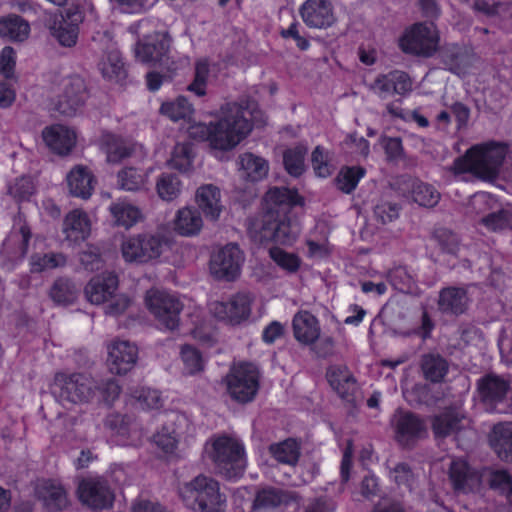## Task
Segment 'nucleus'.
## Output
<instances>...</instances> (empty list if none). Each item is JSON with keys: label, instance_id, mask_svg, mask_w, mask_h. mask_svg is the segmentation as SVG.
<instances>
[{"label": "nucleus", "instance_id": "nucleus-13", "mask_svg": "<svg viewBox=\"0 0 512 512\" xmlns=\"http://www.w3.org/2000/svg\"><path fill=\"white\" fill-rule=\"evenodd\" d=\"M244 260V254L238 245L227 244L212 252L209 272L216 279L234 281L241 274Z\"/></svg>", "mask_w": 512, "mask_h": 512}, {"label": "nucleus", "instance_id": "nucleus-21", "mask_svg": "<svg viewBox=\"0 0 512 512\" xmlns=\"http://www.w3.org/2000/svg\"><path fill=\"white\" fill-rule=\"evenodd\" d=\"M30 230L25 222H15L11 232L4 240L0 250V261L7 268L22 260L27 252Z\"/></svg>", "mask_w": 512, "mask_h": 512}, {"label": "nucleus", "instance_id": "nucleus-48", "mask_svg": "<svg viewBox=\"0 0 512 512\" xmlns=\"http://www.w3.org/2000/svg\"><path fill=\"white\" fill-rule=\"evenodd\" d=\"M467 304L465 291L459 288H448L441 292L439 305L444 311L462 313Z\"/></svg>", "mask_w": 512, "mask_h": 512}, {"label": "nucleus", "instance_id": "nucleus-57", "mask_svg": "<svg viewBox=\"0 0 512 512\" xmlns=\"http://www.w3.org/2000/svg\"><path fill=\"white\" fill-rule=\"evenodd\" d=\"M365 175V170L361 167L342 168L337 176V185L345 193L353 191L360 179Z\"/></svg>", "mask_w": 512, "mask_h": 512}, {"label": "nucleus", "instance_id": "nucleus-43", "mask_svg": "<svg viewBox=\"0 0 512 512\" xmlns=\"http://www.w3.org/2000/svg\"><path fill=\"white\" fill-rule=\"evenodd\" d=\"M469 419L459 411L449 410L437 416L433 422V430L436 437L447 436L461 428L469 426Z\"/></svg>", "mask_w": 512, "mask_h": 512}, {"label": "nucleus", "instance_id": "nucleus-18", "mask_svg": "<svg viewBox=\"0 0 512 512\" xmlns=\"http://www.w3.org/2000/svg\"><path fill=\"white\" fill-rule=\"evenodd\" d=\"M105 433L109 440L120 446H138L143 441L141 426L120 415H110L104 423Z\"/></svg>", "mask_w": 512, "mask_h": 512}, {"label": "nucleus", "instance_id": "nucleus-2", "mask_svg": "<svg viewBox=\"0 0 512 512\" xmlns=\"http://www.w3.org/2000/svg\"><path fill=\"white\" fill-rule=\"evenodd\" d=\"M303 204L304 199L294 189H269L263 200V219L249 227L251 237L262 244L293 245L300 234V227L287 215L291 208Z\"/></svg>", "mask_w": 512, "mask_h": 512}, {"label": "nucleus", "instance_id": "nucleus-5", "mask_svg": "<svg viewBox=\"0 0 512 512\" xmlns=\"http://www.w3.org/2000/svg\"><path fill=\"white\" fill-rule=\"evenodd\" d=\"M204 453L215 464L218 472L229 479L239 477L245 469L243 445L234 437L212 436L205 444Z\"/></svg>", "mask_w": 512, "mask_h": 512}, {"label": "nucleus", "instance_id": "nucleus-58", "mask_svg": "<svg viewBox=\"0 0 512 512\" xmlns=\"http://www.w3.org/2000/svg\"><path fill=\"white\" fill-rule=\"evenodd\" d=\"M422 369L427 379L437 382L444 377L447 371V364L439 356L428 355L423 359Z\"/></svg>", "mask_w": 512, "mask_h": 512}, {"label": "nucleus", "instance_id": "nucleus-35", "mask_svg": "<svg viewBox=\"0 0 512 512\" xmlns=\"http://www.w3.org/2000/svg\"><path fill=\"white\" fill-rule=\"evenodd\" d=\"M114 226L131 229L143 220L141 209L126 199H119L109 206Z\"/></svg>", "mask_w": 512, "mask_h": 512}, {"label": "nucleus", "instance_id": "nucleus-36", "mask_svg": "<svg viewBox=\"0 0 512 512\" xmlns=\"http://www.w3.org/2000/svg\"><path fill=\"white\" fill-rule=\"evenodd\" d=\"M292 324L294 336L302 344H312L320 336V326L317 318L307 311L297 313Z\"/></svg>", "mask_w": 512, "mask_h": 512}, {"label": "nucleus", "instance_id": "nucleus-44", "mask_svg": "<svg viewBox=\"0 0 512 512\" xmlns=\"http://www.w3.org/2000/svg\"><path fill=\"white\" fill-rule=\"evenodd\" d=\"M155 190L161 200L173 202L182 194L183 182L176 174L165 172L157 177Z\"/></svg>", "mask_w": 512, "mask_h": 512}, {"label": "nucleus", "instance_id": "nucleus-45", "mask_svg": "<svg viewBox=\"0 0 512 512\" xmlns=\"http://www.w3.org/2000/svg\"><path fill=\"white\" fill-rule=\"evenodd\" d=\"M490 443L500 457L512 460V424L495 425Z\"/></svg>", "mask_w": 512, "mask_h": 512}, {"label": "nucleus", "instance_id": "nucleus-14", "mask_svg": "<svg viewBox=\"0 0 512 512\" xmlns=\"http://www.w3.org/2000/svg\"><path fill=\"white\" fill-rule=\"evenodd\" d=\"M52 390L61 401L75 404L87 402L94 395L93 380L83 374H56Z\"/></svg>", "mask_w": 512, "mask_h": 512}, {"label": "nucleus", "instance_id": "nucleus-38", "mask_svg": "<svg viewBox=\"0 0 512 512\" xmlns=\"http://www.w3.org/2000/svg\"><path fill=\"white\" fill-rule=\"evenodd\" d=\"M393 423L396 429V437L398 441L404 445H407L413 439L420 437L424 431L423 423L414 415L409 413H396Z\"/></svg>", "mask_w": 512, "mask_h": 512}, {"label": "nucleus", "instance_id": "nucleus-64", "mask_svg": "<svg viewBox=\"0 0 512 512\" xmlns=\"http://www.w3.org/2000/svg\"><path fill=\"white\" fill-rule=\"evenodd\" d=\"M148 0H109L111 7L122 13L135 14L145 10Z\"/></svg>", "mask_w": 512, "mask_h": 512}, {"label": "nucleus", "instance_id": "nucleus-30", "mask_svg": "<svg viewBox=\"0 0 512 512\" xmlns=\"http://www.w3.org/2000/svg\"><path fill=\"white\" fill-rule=\"evenodd\" d=\"M186 316L189 318L188 333L193 339L203 345H212L216 341L215 328L203 315L202 309L196 304H190Z\"/></svg>", "mask_w": 512, "mask_h": 512}, {"label": "nucleus", "instance_id": "nucleus-60", "mask_svg": "<svg viewBox=\"0 0 512 512\" xmlns=\"http://www.w3.org/2000/svg\"><path fill=\"white\" fill-rule=\"evenodd\" d=\"M285 501V498L283 495L279 494V492L275 489H263L260 491L253 504V508L260 509V508H270L274 507L282 502Z\"/></svg>", "mask_w": 512, "mask_h": 512}, {"label": "nucleus", "instance_id": "nucleus-50", "mask_svg": "<svg viewBox=\"0 0 512 512\" xmlns=\"http://www.w3.org/2000/svg\"><path fill=\"white\" fill-rule=\"evenodd\" d=\"M411 197L419 206L430 208L439 202L440 193L430 184L414 182L411 189Z\"/></svg>", "mask_w": 512, "mask_h": 512}, {"label": "nucleus", "instance_id": "nucleus-12", "mask_svg": "<svg viewBox=\"0 0 512 512\" xmlns=\"http://www.w3.org/2000/svg\"><path fill=\"white\" fill-rule=\"evenodd\" d=\"M117 276L111 272L93 277L85 287V295L93 304L109 302V313L117 314L128 307L130 299L124 294H117Z\"/></svg>", "mask_w": 512, "mask_h": 512}, {"label": "nucleus", "instance_id": "nucleus-55", "mask_svg": "<svg viewBox=\"0 0 512 512\" xmlns=\"http://www.w3.org/2000/svg\"><path fill=\"white\" fill-rule=\"evenodd\" d=\"M66 262L65 257L58 253L41 254L35 253L31 256L30 267L33 272L48 271L60 266Z\"/></svg>", "mask_w": 512, "mask_h": 512}, {"label": "nucleus", "instance_id": "nucleus-40", "mask_svg": "<svg viewBox=\"0 0 512 512\" xmlns=\"http://www.w3.org/2000/svg\"><path fill=\"white\" fill-rule=\"evenodd\" d=\"M218 72L219 68L215 63H210L206 58L197 60L195 64V77L188 86V90L197 96H204L208 83L217 78Z\"/></svg>", "mask_w": 512, "mask_h": 512}, {"label": "nucleus", "instance_id": "nucleus-41", "mask_svg": "<svg viewBox=\"0 0 512 512\" xmlns=\"http://www.w3.org/2000/svg\"><path fill=\"white\" fill-rule=\"evenodd\" d=\"M196 153L193 145L188 142H178L167 159V165L182 174H189L194 170Z\"/></svg>", "mask_w": 512, "mask_h": 512}, {"label": "nucleus", "instance_id": "nucleus-62", "mask_svg": "<svg viewBox=\"0 0 512 512\" xmlns=\"http://www.w3.org/2000/svg\"><path fill=\"white\" fill-rule=\"evenodd\" d=\"M389 283L397 290L409 292L411 289L412 279L405 268L398 267L388 274Z\"/></svg>", "mask_w": 512, "mask_h": 512}, {"label": "nucleus", "instance_id": "nucleus-22", "mask_svg": "<svg viewBox=\"0 0 512 512\" xmlns=\"http://www.w3.org/2000/svg\"><path fill=\"white\" fill-rule=\"evenodd\" d=\"M107 365L109 370L118 375L131 371L138 359L137 346L122 339H115L107 346Z\"/></svg>", "mask_w": 512, "mask_h": 512}, {"label": "nucleus", "instance_id": "nucleus-53", "mask_svg": "<svg viewBox=\"0 0 512 512\" xmlns=\"http://www.w3.org/2000/svg\"><path fill=\"white\" fill-rule=\"evenodd\" d=\"M331 160V153L327 149L317 146L313 150L311 162L313 170L318 177L327 178L333 173L334 166Z\"/></svg>", "mask_w": 512, "mask_h": 512}, {"label": "nucleus", "instance_id": "nucleus-49", "mask_svg": "<svg viewBox=\"0 0 512 512\" xmlns=\"http://www.w3.org/2000/svg\"><path fill=\"white\" fill-rule=\"evenodd\" d=\"M307 148L303 145H297L289 148L283 155V163L286 171L294 177L302 175L306 169L305 155Z\"/></svg>", "mask_w": 512, "mask_h": 512}, {"label": "nucleus", "instance_id": "nucleus-20", "mask_svg": "<svg viewBox=\"0 0 512 512\" xmlns=\"http://www.w3.org/2000/svg\"><path fill=\"white\" fill-rule=\"evenodd\" d=\"M299 13L306 26L313 29H329L338 22L336 9L330 0H306Z\"/></svg>", "mask_w": 512, "mask_h": 512}, {"label": "nucleus", "instance_id": "nucleus-26", "mask_svg": "<svg viewBox=\"0 0 512 512\" xmlns=\"http://www.w3.org/2000/svg\"><path fill=\"white\" fill-rule=\"evenodd\" d=\"M195 203L207 221L217 222L224 211L221 190L214 184L200 185L195 191Z\"/></svg>", "mask_w": 512, "mask_h": 512}, {"label": "nucleus", "instance_id": "nucleus-23", "mask_svg": "<svg viewBox=\"0 0 512 512\" xmlns=\"http://www.w3.org/2000/svg\"><path fill=\"white\" fill-rule=\"evenodd\" d=\"M101 147L109 163H119L126 158L142 159L146 157V152L141 144L132 143L110 133L103 134Z\"/></svg>", "mask_w": 512, "mask_h": 512}, {"label": "nucleus", "instance_id": "nucleus-9", "mask_svg": "<svg viewBox=\"0 0 512 512\" xmlns=\"http://www.w3.org/2000/svg\"><path fill=\"white\" fill-rule=\"evenodd\" d=\"M144 300L147 309L162 329L174 331L179 327V315L184 304L176 295L166 290L151 288L146 292Z\"/></svg>", "mask_w": 512, "mask_h": 512}, {"label": "nucleus", "instance_id": "nucleus-61", "mask_svg": "<svg viewBox=\"0 0 512 512\" xmlns=\"http://www.w3.org/2000/svg\"><path fill=\"white\" fill-rule=\"evenodd\" d=\"M134 398L143 409H158L162 405V397L159 391L142 388Z\"/></svg>", "mask_w": 512, "mask_h": 512}, {"label": "nucleus", "instance_id": "nucleus-24", "mask_svg": "<svg viewBox=\"0 0 512 512\" xmlns=\"http://www.w3.org/2000/svg\"><path fill=\"white\" fill-rule=\"evenodd\" d=\"M105 51L98 63V70L104 80L113 84H119L127 76L125 64L116 43L108 36H104Z\"/></svg>", "mask_w": 512, "mask_h": 512}, {"label": "nucleus", "instance_id": "nucleus-15", "mask_svg": "<svg viewBox=\"0 0 512 512\" xmlns=\"http://www.w3.org/2000/svg\"><path fill=\"white\" fill-rule=\"evenodd\" d=\"M84 16L78 8H70L65 14H54L46 26L55 41L62 47L72 48L77 44L79 25Z\"/></svg>", "mask_w": 512, "mask_h": 512}, {"label": "nucleus", "instance_id": "nucleus-54", "mask_svg": "<svg viewBox=\"0 0 512 512\" xmlns=\"http://www.w3.org/2000/svg\"><path fill=\"white\" fill-rule=\"evenodd\" d=\"M78 295V288L69 280H57L50 291V297L58 304L72 303Z\"/></svg>", "mask_w": 512, "mask_h": 512}, {"label": "nucleus", "instance_id": "nucleus-34", "mask_svg": "<svg viewBox=\"0 0 512 512\" xmlns=\"http://www.w3.org/2000/svg\"><path fill=\"white\" fill-rule=\"evenodd\" d=\"M35 494L49 511L62 510L69 503L65 490L55 480L38 481L35 487Z\"/></svg>", "mask_w": 512, "mask_h": 512}, {"label": "nucleus", "instance_id": "nucleus-6", "mask_svg": "<svg viewBox=\"0 0 512 512\" xmlns=\"http://www.w3.org/2000/svg\"><path fill=\"white\" fill-rule=\"evenodd\" d=\"M178 494L186 507L197 512H223L226 507L219 483L205 475L181 484Z\"/></svg>", "mask_w": 512, "mask_h": 512}, {"label": "nucleus", "instance_id": "nucleus-31", "mask_svg": "<svg viewBox=\"0 0 512 512\" xmlns=\"http://www.w3.org/2000/svg\"><path fill=\"white\" fill-rule=\"evenodd\" d=\"M144 158L135 159L140 166H125L117 173V185L126 191H138L146 187L149 176L154 171L152 165H145Z\"/></svg>", "mask_w": 512, "mask_h": 512}, {"label": "nucleus", "instance_id": "nucleus-17", "mask_svg": "<svg viewBox=\"0 0 512 512\" xmlns=\"http://www.w3.org/2000/svg\"><path fill=\"white\" fill-rule=\"evenodd\" d=\"M86 99L85 83L80 77L63 78L59 84L55 109L64 116L76 115Z\"/></svg>", "mask_w": 512, "mask_h": 512}, {"label": "nucleus", "instance_id": "nucleus-11", "mask_svg": "<svg viewBox=\"0 0 512 512\" xmlns=\"http://www.w3.org/2000/svg\"><path fill=\"white\" fill-rule=\"evenodd\" d=\"M254 297L250 293H237L227 299L208 303L209 314L216 320L231 326H240L249 321Z\"/></svg>", "mask_w": 512, "mask_h": 512}, {"label": "nucleus", "instance_id": "nucleus-10", "mask_svg": "<svg viewBox=\"0 0 512 512\" xmlns=\"http://www.w3.org/2000/svg\"><path fill=\"white\" fill-rule=\"evenodd\" d=\"M260 373L251 363L234 364L224 379L226 392L239 403L252 401L259 389Z\"/></svg>", "mask_w": 512, "mask_h": 512}, {"label": "nucleus", "instance_id": "nucleus-51", "mask_svg": "<svg viewBox=\"0 0 512 512\" xmlns=\"http://www.w3.org/2000/svg\"><path fill=\"white\" fill-rule=\"evenodd\" d=\"M270 453L278 462L293 465L299 457V445L295 440L288 439L271 445Z\"/></svg>", "mask_w": 512, "mask_h": 512}, {"label": "nucleus", "instance_id": "nucleus-63", "mask_svg": "<svg viewBox=\"0 0 512 512\" xmlns=\"http://www.w3.org/2000/svg\"><path fill=\"white\" fill-rule=\"evenodd\" d=\"M490 486L502 493L512 492V481L510 475L504 470H494L489 472Z\"/></svg>", "mask_w": 512, "mask_h": 512}, {"label": "nucleus", "instance_id": "nucleus-39", "mask_svg": "<svg viewBox=\"0 0 512 512\" xmlns=\"http://www.w3.org/2000/svg\"><path fill=\"white\" fill-rule=\"evenodd\" d=\"M30 35V24L22 17L10 14L0 17V37L24 42Z\"/></svg>", "mask_w": 512, "mask_h": 512}, {"label": "nucleus", "instance_id": "nucleus-47", "mask_svg": "<svg viewBox=\"0 0 512 512\" xmlns=\"http://www.w3.org/2000/svg\"><path fill=\"white\" fill-rule=\"evenodd\" d=\"M327 378L331 387L342 397L351 393L355 388L354 379L345 366L330 367Z\"/></svg>", "mask_w": 512, "mask_h": 512}, {"label": "nucleus", "instance_id": "nucleus-37", "mask_svg": "<svg viewBox=\"0 0 512 512\" xmlns=\"http://www.w3.org/2000/svg\"><path fill=\"white\" fill-rule=\"evenodd\" d=\"M372 88L381 96L391 93L404 95L412 89V83L407 74L395 71L388 75L378 77Z\"/></svg>", "mask_w": 512, "mask_h": 512}, {"label": "nucleus", "instance_id": "nucleus-7", "mask_svg": "<svg viewBox=\"0 0 512 512\" xmlns=\"http://www.w3.org/2000/svg\"><path fill=\"white\" fill-rule=\"evenodd\" d=\"M162 417V424L152 441L161 453L173 456L188 445L195 435V427L185 414L178 411H166Z\"/></svg>", "mask_w": 512, "mask_h": 512}, {"label": "nucleus", "instance_id": "nucleus-25", "mask_svg": "<svg viewBox=\"0 0 512 512\" xmlns=\"http://www.w3.org/2000/svg\"><path fill=\"white\" fill-rule=\"evenodd\" d=\"M77 495L79 500L93 508L105 509L112 505L114 496L100 478H86L79 482Z\"/></svg>", "mask_w": 512, "mask_h": 512}, {"label": "nucleus", "instance_id": "nucleus-28", "mask_svg": "<svg viewBox=\"0 0 512 512\" xmlns=\"http://www.w3.org/2000/svg\"><path fill=\"white\" fill-rule=\"evenodd\" d=\"M478 471L470 469L463 459L454 460L450 468V479L454 488L463 493H477L481 490L482 477Z\"/></svg>", "mask_w": 512, "mask_h": 512}, {"label": "nucleus", "instance_id": "nucleus-19", "mask_svg": "<svg viewBox=\"0 0 512 512\" xmlns=\"http://www.w3.org/2000/svg\"><path fill=\"white\" fill-rule=\"evenodd\" d=\"M41 138L51 153L67 156L77 146L78 132L72 126L54 123L43 128Z\"/></svg>", "mask_w": 512, "mask_h": 512}, {"label": "nucleus", "instance_id": "nucleus-8", "mask_svg": "<svg viewBox=\"0 0 512 512\" xmlns=\"http://www.w3.org/2000/svg\"><path fill=\"white\" fill-rule=\"evenodd\" d=\"M167 246L160 234L141 233L125 237L120 251L125 262L142 264L158 259Z\"/></svg>", "mask_w": 512, "mask_h": 512}, {"label": "nucleus", "instance_id": "nucleus-46", "mask_svg": "<svg viewBox=\"0 0 512 512\" xmlns=\"http://www.w3.org/2000/svg\"><path fill=\"white\" fill-rule=\"evenodd\" d=\"M160 113L174 122H190L194 114L193 105L183 96L162 103Z\"/></svg>", "mask_w": 512, "mask_h": 512}, {"label": "nucleus", "instance_id": "nucleus-27", "mask_svg": "<svg viewBox=\"0 0 512 512\" xmlns=\"http://www.w3.org/2000/svg\"><path fill=\"white\" fill-rule=\"evenodd\" d=\"M92 231V221L82 209H73L64 217L62 232L65 240L77 244L89 238Z\"/></svg>", "mask_w": 512, "mask_h": 512}, {"label": "nucleus", "instance_id": "nucleus-4", "mask_svg": "<svg viewBox=\"0 0 512 512\" xmlns=\"http://www.w3.org/2000/svg\"><path fill=\"white\" fill-rule=\"evenodd\" d=\"M508 154V146L499 142H487L473 146L454 162L456 174L471 172L491 180L500 173V167Z\"/></svg>", "mask_w": 512, "mask_h": 512}, {"label": "nucleus", "instance_id": "nucleus-3", "mask_svg": "<svg viewBox=\"0 0 512 512\" xmlns=\"http://www.w3.org/2000/svg\"><path fill=\"white\" fill-rule=\"evenodd\" d=\"M152 22L141 20L131 27V30L142 36L134 49L138 61L152 66H158L165 70L161 76L157 72L147 74V86L151 91H157L163 82V78H170L179 68L174 56L170 54V38L165 32L151 31Z\"/></svg>", "mask_w": 512, "mask_h": 512}, {"label": "nucleus", "instance_id": "nucleus-16", "mask_svg": "<svg viewBox=\"0 0 512 512\" xmlns=\"http://www.w3.org/2000/svg\"><path fill=\"white\" fill-rule=\"evenodd\" d=\"M438 32L433 23L415 24L405 31L399 40L404 52L428 56L438 45Z\"/></svg>", "mask_w": 512, "mask_h": 512}, {"label": "nucleus", "instance_id": "nucleus-56", "mask_svg": "<svg viewBox=\"0 0 512 512\" xmlns=\"http://www.w3.org/2000/svg\"><path fill=\"white\" fill-rule=\"evenodd\" d=\"M269 254L272 260L287 272H296L300 267L301 259L297 254L287 252L277 246L271 247Z\"/></svg>", "mask_w": 512, "mask_h": 512}, {"label": "nucleus", "instance_id": "nucleus-1", "mask_svg": "<svg viewBox=\"0 0 512 512\" xmlns=\"http://www.w3.org/2000/svg\"><path fill=\"white\" fill-rule=\"evenodd\" d=\"M217 121L193 123L188 127L191 138L207 141L210 151L219 160H226L227 153L237 147L250 133L254 124L261 122L262 114L254 101L226 103L214 114Z\"/></svg>", "mask_w": 512, "mask_h": 512}, {"label": "nucleus", "instance_id": "nucleus-33", "mask_svg": "<svg viewBox=\"0 0 512 512\" xmlns=\"http://www.w3.org/2000/svg\"><path fill=\"white\" fill-rule=\"evenodd\" d=\"M66 183L71 195L88 199L94 191L96 179L90 168L76 165L68 172Z\"/></svg>", "mask_w": 512, "mask_h": 512}, {"label": "nucleus", "instance_id": "nucleus-59", "mask_svg": "<svg viewBox=\"0 0 512 512\" xmlns=\"http://www.w3.org/2000/svg\"><path fill=\"white\" fill-rule=\"evenodd\" d=\"M9 194L18 201H28L35 192L34 180L29 176H23L10 183Z\"/></svg>", "mask_w": 512, "mask_h": 512}, {"label": "nucleus", "instance_id": "nucleus-32", "mask_svg": "<svg viewBox=\"0 0 512 512\" xmlns=\"http://www.w3.org/2000/svg\"><path fill=\"white\" fill-rule=\"evenodd\" d=\"M203 215L192 206H183L179 208L172 221L173 230L183 237L198 236L203 227Z\"/></svg>", "mask_w": 512, "mask_h": 512}, {"label": "nucleus", "instance_id": "nucleus-52", "mask_svg": "<svg viewBox=\"0 0 512 512\" xmlns=\"http://www.w3.org/2000/svg\"><path fill=\"white\" fill-rule=\"evenodd\" d=\"M180 358L183 364V373L195 375L204 368V359L200 352L191 345H183L180 348Z\"/></svg>", "mask_w": 512, "mask_h": 512}, {"label": "nucleus", "instance_id": "nucleus-29", "mask_svg": "<svg viewBox=\"0 0 512 512\" xmlns=\"http://www.w3.org/2000/svg\"><path fill=\"white\" fill-rule=\"evenodd\" d=\"M268 172L269 164L263 157L250 152L238 156L237 174L244 183L255 184L266 178Z\"/></svg>", "mask_w": 512, "mask_h": 512}, {"label": "nucleus", "instance_id": "nucleus-42", "mask_svg": "<svg viewBox=\"0 0 512 512\" xmlns=\"http://www.w3.org/2000/svg\"><path fill=\"white\" fill-rule=\"evenodd\" d=\"M478 391L483 401L495 403L509 394L512 397V384L496 376H487L479 382Z\"/></svg>", "mask_w": 512, "mask_h": 512}]
</instances>
